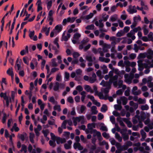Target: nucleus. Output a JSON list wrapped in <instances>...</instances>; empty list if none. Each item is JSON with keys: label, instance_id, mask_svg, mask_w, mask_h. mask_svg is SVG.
Wrapping results in <instances>:
<instances>
[{"label": "nucleus", "instance_id": "1", "mask_svg": "<svg viewBox=\"0 0 153 153\" xmlns=\"http://www.w3.org/2000/svg\"><path fill=\"white\" fill-rule=\"evenodd\" d=\"M18 137V138L21 140L22 141H24L25 139H28L27 135L25 132H24L23 134H19Z\"/></svg>", "mask_w": 153, "mask_h": 153}, {"label": "nucleus", "instance_id": "2", "mask_svg": "<svg viewBox=\"0 0 153 153\" xmlns=\"http://www.w3.org/2000/svg\"><path fill=\"white\" fill-rule=\"evenodd\" d=\"M56 141L57 144H59L60 143H63L66 142L65 139V138H62L58 137H56Z\"/></svg>", "mask_w": 153, "mask_h": 153}, {"label": "nucleus", "instance_id": "3", "mask_svg": "<svg viewBox=\"0 0 153 153\" xmlns=\"http://www.w3.org/2000/svg\"><path fill=\"white\" fill-rule=\"evenodd\" d=\"M94 16V14L93 13H90L89 15L86 16H83L82 15L80 17V18L81 19H85L87 20H88Z\"/></svg>", "mask_w": 153, "mask_h": 153}, {"label": "nucleus", "instance_id": "4", "mask_svg": "<svg viewBox=\"0 0 153 153\" xmlns=\"http://www.w3.org/2000/svg\"><path fill=\"white\" fill-rule=\"evenodd\" d=\"M41 0H37L36 4L37 5V12H38L42 9V7L41 6L42 5Z\"/></svg>", "mask_w": 153, "mask_h": 153}, {"label": "nucleus", "instance_id": "5", "mask_svg": "<svg viewBox=\"0 0 153 153\" xmlns=\"http://www.w3.org/2000/svg\"><path fill=\"white\" fill-rule=\"evenodd\" d=\"M122 120L124 122L126 123L128 127L131 128L132 127V124L128 119L125 118H122Z\"/></svg>", "mask_w": 153, "mask_h": 153}, {"label": "nucleus", "instance_id": "6", "mask_svg": "<svg viewBox=\"0 0 153 153\" xmlns=\"http://www.w3.org/2000/svg\"><path fill=\"white\" fill-rule=\"evenodd\" d=\"M127 10L130 14H132L134 13H136L137 11L136 9L132 8V6L131 5H130L129 6Z\"/></svg>", "mask_w": 153, "mask_h": 153}, {"label": "nucleus", "instance_id": "7", "mask_svg": "<svg viewBox=\"0 0 153 153\" xmlns=\"http://www.w3.org/2000/svg\"><path fill=\"white\" fill-rule=\"evenodd\" d=\"M52 140H49V143L50 145L52 146V148H54L56 146L55 143V139L52 137Z\"/></svg>", "mask_w": 153, "mask_h": 153}, {"label": "nucleus", "instance_id": "8", "mask_svg": "<svg viewBox=\"0 0 153 153\" xmlns=\"http://www.w3.org/2000/svg\"><path fill=\"white\" fill-rule=\"evenodd\" d=\"M87 128L88 130H92L93 128H95L96 127V124L95 123H89L87 124Z\"/></svg>", "mask_w": 153, "mask_h": 153}, {"label": "nucleus", "instance_id": "9", "mask_svg": "<svg viewBox=\"0 0 153 153\" xmlns=\"http://www.w3.org/2000/svg\"><path fill=\"white\" fill-rule=\"evenodd\" d=\"M148 55L147 56V57L148 59H152L153 57V51L151 49L149 50L148 51Z\"/></svg>", "mask_w": 153, "mask_h": 153}, {"label": "nucleus", "instance_id": "10", "mask_svg": "<svg viewBox=\"0 0 153 153\" xmlns=\"http://www.w3.org/2000/svg\"><path fill=\"white\" fill-rule=\"evenodd\" d=\"M120 133L122 135L124 141H126L129 139V136L128 134L125 133H123L122 131L120 132Z\"/></svg>", "mask_w": 153, "mask_h": 153}, {"label": "nucleus", "instance_id": "11", "mask_svg": "<svg viewBox=\"0 0 153 153\" xmlns=\"http://www.w3.org/2000/svg\"><path fill=\"white\" fill-rule=\"evenodd\" d=\"M86 59L87 61L90 62H92L96 60V58L94 56L92 58L91 56H86Z\"/></svg>", "mask_w": 153, "mask_h": 153}, {"label": "nucleus", "instance_id": "12", "mask_svg": "<svg viewBox=\"0 0 153 153\" xmlns=\"http://www.w3.org/2000/svg\"><path fill=\"white\" fill-rule=\"evenodd\" d=\"M7 74L10 76L12 77H13L14 76V74L12 70V68H9L7 71Z\"/></svg>", "mask_w": 153, "mask_h": 153}, {"label": "nucleus", "instance_id": "13", "mask_svg": "<svg viewBox=\"0 0 153 153\" xmlns=\"http://www.w3.org/2000/svg\"><path fill=\"white\" fill-rule=\"evenodd\" d=\"M97 108V107L95 106H93L91 107V111L92 114H96L97 113L98 111L96 110Z\"/></svg>", "mask_w": 153, "mask_h": 153}, {"label": "nucleus", "instance_id": "14", "mask_svg": "<svg viewBox=\"0 0 153 153\" xmlns=\"http://www.w3.org/2000/svg\"><path fill=\"white\" fill-rule=\"evenodd\" d=\"M59 88V83L58 82H56L55 85L53 88V90L55 91H57Z\"/></svg>", "mask_w": 153, "mask_h": 153}, {"label": "nucleus", "instance_id": "15", "mask_svg": "<svg viewBox=\"0 0 153 153\" xmlns=\"http://www.w3.org/2000/svg\"><path fill=\"white\" fill-rule=\"evenodd\" d=\"M62 29V26L61 25H56L54 28V30H57L58 32L61 31Z\"/></svg>", "mask_w": 153, "mask_h": 153}, {"label": "nucleus", "instance_id": "16", "mask_svg": "<svg viewBox=\"0 0 153 153\" xmlns=\"http://www.w3.org/2000/svg\"><path fill=\"white\" fill-rule=\"evenodd\" d=\"M111 88L106 87L105 88H102L101 90L103 91L105 94H107L109 91V90Z\"/></svg>", "mask_w": 153, "mask_h": 153}, {"label": "nucleus", "instance_id": "17", "mask_svg": "<svg viewBox=\"0 0 153 153\" xmlns=\"http://www.w3.org/2000/svg\"><path fill=\"white\" fill-rule=\"evenodd\" d=\"M67 22H70L71 23V17H69L67 19H64L62 21L63 25L65 26L66 25Z\"/></svg>", "mask_w": 153, "mask_h": 153}, {"label": "nucleus", "instance_id": "18", "mask_svg": "<svg viewBox=\"0 0 153 153\" xmlns=\"http://www.w3.org/2000/svg\"><path fill=\"white\" fill-rule=\"evenodd\" d=\"M121 100L122 101V104L123 105H125L127 103L128 100L126 97L123 96L121 97Z\"/></svg>", "mask_w": 153, "mask_h": 153}, {"label": "nucleus", "instance_id": "19", "mask_svg": "<svg viewBox=\"0 0 153 153\" xmlns=\"http://www.w3.org/2000/svg\"><path fill=\"white\" fill-rule=\"evenodd\" d=\"M140 118L141 120L142 121H143L146 119V115L144 112L142 111L141 112Z\"/></svg>", "mask_w": 153, "mask_h": 153}, {"label": "nucleus", "instance_id": "20", "mask_svg": "<svg viewBox=\"0 0 153 153\" xmlns=\"http://www.w3.org/2000/svg\"><path fill=\"white\" fill-rule=\"evenodd\" d=\"M108 110L107 106L105 104H103L101 108V111L102 112H105Z\"/></svg>", "mask_w": 153, "mask_h": 153}, {"label": "nucleus", "instance_id": "21", "mask_svg": "<svg viewBox=\"0 0 153 153\" xmlns=\"http://www.w3.org/2000/svg\"><path fill=\"white\" fill-rule=\"evenodd\" d=\"M30 134L29 138L30 141L32 143H34L33 140V138L34 137V134L31 133H30Z\"/></svg>", "mask_w": 153, "mask_h": 153}, {"label": "nucleus", "instance_id": "22", "mask_svg": "<svg viewBox=\"0 0 153 153\" xmlns=\"http://www.w3.org/2000/svg\"><path fill=\"white\" fill-rule=\"evenodd\" d=\"M133 20L134 22L137 23L138 22V20L140 21L141 18L139 16H135L133 18Z\"/></svg>", "mask_w": 153, "mask_h": 153}, {"label": "nucleus", "instance_id": "23", "mask_svg": "<svg viewBox=\"0 0 153 153\" xmlns=\"http://www.w3.org/2000/svg\"><path fill=\"white\" fill-rule=\"evenodd\" d=\"M141 109L143 111L147 110L149 109V107L147 104L142 105L141 106Z\"/></svg>", "mask_w": 153, "mask_h": 153}, {"label": "nucleus", "instance_id": "24", "mask_svg": "<svg viewBox=\"0 0 153 153\" xmlns=\"http://www.w3.org/2000/svg\"><path fill=\"white\" fill-rule=\"evenodd\" d=\"M124 78L126 79V82H129V83L131 82V81L129 78V76L128 74H125L124 75Z\"/></svg>", "mask_w": 153, "mask_h": 153}, {"label": "nucleus", "instance_id": "25", "mask_svg": "<svg viewBox=\"0 0 153 153\" xmlns=\"http://www.w3.org/2000/svg\"><path fill=\"white\" fill-rule=\"evenodd\" d=\"M81 36V34L78 33H76L74 35L73 38L76 39H78Z\"/></svg>", "mask_w": 153, "mask_h": 153}, {"label": "nucleus", "instance_id": "26", "mask_svg": "<svg viewBox=\"0 0 153 153\" xmlns=\"http://www.w3.org/2000/svg\"><path fill=\"white\" fill-rule=\"evenodd\" d=\"M124 34V32L122 30H120V31L118 32L116 34V36L117 37H121L123 36Z\"/></svg>", "mask_w": 153, "mask_h": 153}, {"label": "nucleus", "instance_id": "27", "mask_svg": "<svg viewBox=\"0 0 153 153\" xmlns=\"http://www.w3.org/2000/svg\"><path fill=\"white\" fill-rule=\"evenodd\" d=\"M94 27V25L91 24L90 25H87L85 29L87 30H93Z\"/></svg>", "mask_w": 153, "mask_h": 153}, {"label": "nucleus", "instance_id": "28", "mask_svg": "<svg viewBox=\"0 0 153 153\" xmlns=\"http://www.w3.org/2000/svg\"><path fill=\"white\" fill-rule=\"evenodd\" d=\"M58 40L59 38L57 37L53 41V43L56 45L57 48H59V46L58 43Z\"/></svg>", "mask_w": 153, "mask_h": 153}, {"label": "nucleus", "instance_id": "29", "mask_svg": "<svg viewBox=\"0 0 153 153\" xmlns=\"http://www.w3.org/2000/svg\"><path fill=\"white\" fill-rule=\"evenodd\" d=\"M23 60L25 64H26L27 65L28 64L29 60L27 57L26 56L23 57Z\"/></svg>", "mask_w": 153, "mask_h": 153}, {"label": "nucleus", "instance_id": "30", "mask_svg": "<svg viewBox=\"0 0 153 153\" xmlns=\"http://www.w3.org/2000/svg\"><path fill=\"white\" fill-rule=\"evenodd\" d=\"M104 118V116L103 114H102L101 113H98V116H97V118L99 120H102V119H103Z\"/></svg>", "mask_w": 153, "mask_h": 153}, {"label": "nucleus", "instance_id": "31", "mask_svg": "<svg viewBox=\"0 0 153 153\" xmlns=\"http://www.w3.org/2000/svg\"><path fill=\"white\" fill-rule=\"evenodd\" d=\"M116 145L117 147V149H118L120 151H122L123 150V147L119 143H117V144Z\"/></svg>", "mask_w": 153, "mask_h": 153}, {"label": "nucleus", "instance_id": "32", "mask_svg": "<svg viewBox=\"0 0 153 153\" xmlns=\"http://www.w3.org/2000/svg\"><path fill=\"white\" fill-rule=\"evenodd\" d=\"M102 134L103 137L106 139H108L110 137L109 134L107 133L106 132L103 133Z\"/></svg>", "mask_w": 153, "mask_h": 153}, {"label": "nucleus", "instance_id": "33", "mask_svg": "<svg viewBox=\"0 0 153 153\" xmlns=\"http://www.w3.org/2000/svg\"><path fill=\"white\" fill-rule=\"evenodd\" d=\"M21 149L23 151L24 153H26L27 151V146L25 144H23L22 145Z\"/></svg>", "mask_w": 153, "mask_h": 153}, {"label": "nucleus", "instance_id": "34", "mask_svg": "<svg viewBox=\"0 0 153 153\" xmlns=\"http://www.w3.org/2000/svg\"><path fill=\"white\" fill-rule=\"evenodd\" d=\"M114 107L116 110H120L122 108L121 105H115Z\"/></svg>", "mask_w": 153, "mask_h": 153}, {"label": "nucleus", "instance_id": "35", "mask_svg": "<svg viewBox=\"0 0 153 153\" xmlns=\"http://www.w3.org/2000/svg\"><path fill=\"white\" fill-rule=\"evenodd\" d=\"M110 120L113 124H114L115 123V118L112 115L110 117Z\"/></svg>", "mask_w": 153, "mask_h": 153}, {"label": "nucleus", "instance_id": "36", "mask_svg": "<svg viewBox=\"0 0 153 153\" xmlns=\"http://www.w3.org/2000/svg\"><path fill=\"white\" fill-rule=\"evenodd\" d=\"M67 123V120H64L62 124L61 127L64 129L66 128V124Z\"/></svg>", "mask_w": 153, "mask_h": 153}, {"label": "nucleus", "instance_id": "37", "mask_svg": "<svg viewBox=\"0 0 153 153\" xmlns=\"http://www.w3.org/2000/svg\"><path fill=\"white\" fill-rule=\"evenodd\" d=\"M91 87L88 85H85L84 86L85 89L87 92H89L91 90Z\"/></svg>", "mask_w": 153, "mask_h": 153}, {"label": "nucleus", "instance_id": "38", "mask_svg": "<svg viewBox=\"0 0 153 153\" xmlns=\"http://www.w3.org/2000/svg\"><path fill=\"white\" fill-rule=\"evenodd\" d=\"M30 87L29 88V89L30 90V92H32V91L33 90V88H34L33 82H30Z\"/></svg>", "mask_w": 153, "mask_h": 153}, {"label": "nucleus", "instance_id": "39", "mask_svg": "<svg viewBox=\"0 0 153 153\" xmlns=\"http://www.w3.org/2000/svg\"><path fill=\"white\" fill-rule=\"evenodd\" d=\"M35 34V32L34 31H29V36L30 39H32V38L34 36Z\"/></svg>", "mask_w": 153, "mask_h": 153}, {"label": "nucleus", "instance_id": "40", "mask_svg": "<svg viewBox=\"0 0 153 153\" xmlns=\"http://www.w3.org/2000/svg\"><path fill=\"white\" fill-rule=\"evenodd\" d=\"M52 0L48 1L47 4V7L48 9H49L52 6Z\"/></svg>", "mask_w": 153, "mask_h": 153}, {"label": "nucleus", "instance_id": "41", "mask_svg": "<svg viewBox=\"0 0 153 153\" xmlns=\"http://www.w3.org/2000/svg\"><path fill=\"white\" fill-rule=\"evenodd\" d=\"M15 94H17V92H15V91H11V99L14 100L15 97Z\"/></svg>", "mask_w": 153, "mask_h": 153}, {"label": "nucleus", "instance_id": "42", "mask_svg": "<svg viewBox=\"0 0 153 153\" xmlns=\"http://www.w3.org/2000/svg\"><path fill=\"white\" fill-rule=\"evenodd\" d=\"M59 68H53L51 69L50 73L52 74V73L55 72L56 71H58Z\"/></svg>", "mask_w": 153, "mask_h": 153}, {"label": "nucleus", "instance_id": "43", "mask_svg": "<svg viewBox=\"0 0 153 153\" xmlns=\"http://www.w3.org/2000/svg\"><path fill=\"white\" fill-rule=\"evenodd\" d=\"M65 78L67 80H68L69 79L70 76L69 73L67 72H65Z\"/></svg>", "mask_w": 153, "mask_h": 153}, {"label": "nucleus", "instance_id": "44", "mask_svg": "<svg viewBox=\"0 0 153 153\" xmlns=\"http://www.w3.org/2000/svg\"><path fill=\"white\" fill-rule=\"evenodd\" d=\"M93 131H94V133H96V135H97V137H101V133L99 131H97V130L95 129H94L93 130Z\"/></svg>", "mask_w": 153, "mask_h": 153}, {"label": "nucleus", "instance_id": "45", "mask_svg": "<svg viewBox=\"0 0 153 153\" xmlns=\"http://www.w3.org/2000/svg\"><path fill=\"white\" fill-rule=\"evenodd\" d=\"M130 29V27L128 26H125L123 29V32L124 33H127L129 30Z\"/></svg>", "mask_w": 153, "mask_h": 153}, {"label": "nucleus", "instance_id": "46", "mask_svg": "<svg viewBox=\"0 0 153 153\" xmlns=\"http://www.w3.org/2000/svg\"><path fill=\"white\" fill-rule=\"evenodd\" d=\"M42 133L43 134L44 137H47V135L49 133V131L48 130H43Z\"/></svg>", "mask_w": 153, "mask_h": 153}, {"label": "nucleus", "instance_id": "47", "mask_svg": "<svg viewBox=\"0 0 153 153\" xmlns=\"http://www.w3.org/2000/svg\"><path fill=\"white\" fill-rule=\"evenodd\" d=\"M67 100L70 103H72L74 102V100L72 97H69L67 99Z\"/></svg>", "mask_w": 153, "mask_h": 153}, {"label": "nucleus", "instance_id": "48", "mask_svg": "<svg viewBox=\"0 0 153 153\" xmlns=\"http://www.w3.org/2000/svg\"><path fill=\"white\" fill-rule=\"evenodd\" d=\"M76 89L79 91L80 92L83 90V88L81 85H79L76 87Z\"/></svg>", "mask_w": 153, "mask_h": 153}, {"label": "nucleus", "instance_id": "49", "mask_svg": "<svg viewBox=\"0 0 153 153\" xmlns=\"http://www.w3.org/2000/svg\"><path fill=\"white\" fill-rule=\"evenodd\" d=\"M80 54L77 52H74L73 54V56L74 58H76L80 56Z\"/></svg>", "mask_w": 153, "mask_h": 153}, {"label": "nucleus", "instance_id": "50", "mask_svg": "<svg viewBox=\"0 0 153 153\" xmlns=\"http://www.w3.org/2000/svg\"><path fill=\"white\" fill-rule=\"evenodd\" d=\"M138 102L140 104H144L145 103V101L144 100L141 98H139L138 100Z\"/></svg>", "mask_w": 153, "mask_h": 153}, {"label": "nucleus", "instance_id": "51", "mask_svg": "<svg viewBox=\"0 0 153 153\" xmlns=\"http://www.w3.org/2000/svg\"><path fill=\"white\" fill-rule=\"evenodd\" d=\"M52 65L53 67H57L58 66L57 64L53 59H52Z\"/></svg>", "mask_w": 153, "mask_h": 153}, {"label": "nucleus", "instance_id": "52", "mask_svg": "<svg viewBox=\"0 0 153 153\" xmlns=\"http://www.w3.org/2000/svg\"><path fill=\"white\" fill-rule=\"evenodd\" d=\"M56 80L58 82H60L61 81V75L59 74L57 75L56 78Z\"/></svg>", "mask_w": 153, "mask_h": 153}, {"label": "nucleus", "instance_id": "53", "mask_svg": "<svg viewBox=\"0 0 153 153\" xmlns=\"http://www.w3.org/2000/svg\"><path fill=\"white\" fill-rule=\"evenodd\" d=\"M91 45L90 44H88L87 45L85 46L84 48V51H86L87 50L89 49L90 48Z\"/></svg>", "mask_w": 153, "mask_h": 153}, {"label": "nucleus", "instance_id": "54", "mask_svg": "<svg viewBox=\"0 0 153 153\" xmlns=\"http://www.w3.org/2000/svg\"><path fill=\"white\" fill-rule=\"evenodd\" d=\"M86 107L83 105H82L80 108V111L81 113H82L86 109Z\"/></svg>", "mask_w": 153, "mask_h": 153}, {"label": "nucleus", "instance_id": "55", "mask_svg": "<svg viewBox=\"0 0 153 153\" xmlns=\"http://www.w3.org/2000/svg\"><path fill=\"white\" fill-rule=\"evenodd\" d=\"M48 100L49 101L51 102H52L53 104L55 102V100L53 96L51 97L50 99H48Z\"/></svg>", "mask_w": 153, "mask_h": 153}, {"label": "nucleus", "instance_id": "56", "mask_svg": "<svg viewBox=\"0 0 153 153\" xmlns=\"http://www.w3.org/2000/svg\"><path fill=\"white\" fill-rule=\"evenodd\" d=\"M16 66H17V69L18 70H20L21 68V65H20V62H19V63H16L15 68H16Z\"/></svg>", "mask_w": 153, "mask_h": 153}, {"label": "nucleus", "instance_id": "57", "mask_svg": "<svg viewBox=\"0 0 153 153\" xmlns=\"http://www.w3.org/2000/svg\"><path fill=\"white\" fill-rule=\"evenodd\" d=\"M136 56V54L134 53H132L129 55L130 58L131 59H134Z\"/></svg>", "mask_w": 153, "mask_h": 153}, {"label": "nucleus", "instance_id": "58", "mask_svg": "<svg viewBox=\"0 0 153 153\" xmlns=\"http://www.w3.org/2000/svg\"><path fill=\"white\" fill-rule=\"evenodd\" d=\"M28 150V152L30 153H31L32 151V149H33V147L32 146V145L30 144L28 147L27 148Z\"/></svg>", "mask_w": 153, "mask_h": 153}, {"label": "nucleus", "instance_id": "59", "mask_svg": "<svg viewBox=\"0 0 153 153\" xmlns=\"http://www.w3.org/2000/svg\"><path fill=\"white\" fill-rule=\"evenodd\" d=\"M97 149L96 145H91L90 148V151H93V152Z\"/></svg>", "mask_w": 153, "mask_h": 153}, {"label": "nucleus", "instance_id": "60", "mask_svg": "<svg viewBox=\"0 0 153 153\" xmlns=\"http://www.w3.org/2000/svg\"><path fill=\"white\" fill-rule=\"evenodd\" d=\"M117 19V17L114 16H111L110 18L112 22L115 21Z\"/></svg>", "mask_w": 153, "mask_h": 153}, {"label": "nucleus", "instance_id": "61", "mask_svg": "<svg viewBox=\"0 0 153 153\" xmlns=\"http://www.w3.org/2000/svg\"><path fill=\"white\" fill-rule=\"evenodd\" d=\"M87 97L90 99L92 101L94 100V98L93 96L88 95L87 96Z\"/></svg>", "mask_w": 153, "mask_h": 153}, {"label": "nucleus", "instance_id": "62", "mask_svg": "<svg viewBox=\"0 0 153 153\" xmlns=\"http://www.w3.org/2000/svg\"><path fill=\"white\" fill-rule=\"evenodd\" d=\"M141 39L144 42H148L149 41V39H148V38L146 36H144L142 37Z\"/></svg>", "mask_w": 153, "mask_h": 153}, {"label": "nucleus", "instance_id": "63", "mask_svg": "<svg viewBox=\"0 0 153 153\" xmlns=\"http://www.w3.org/2000/svg\"><path fill=\"white\" fill-rule=\"evenodd\" d=\"M134 49L136 53L138 51V48L137 44H135L134 45Z\"/></svg>", "mask_w": 153, "mask_h": 153}, {"label": "nucleus", "instance_id": "64", "mask_svg": "<svg viewBox=\"0 0 153 153\" xmlns=\"http://www.w3.org/2000/svg\"><path fill=\"white\" fill-rule=\"evenodd\" d=\"M75 100L76 102H78L80 101V97L79 96H76L75 97Z\"/></svg>", "mask_w": 153, "mask_h": 153}]
</instances>
